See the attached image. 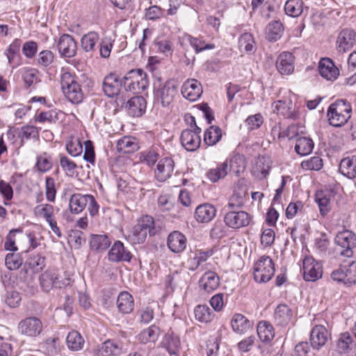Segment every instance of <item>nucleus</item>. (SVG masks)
Instances as JSON below:
<instances>
[{"label":"nucleus","instance_id":"nucleus-1","mask_svg":"<svg viewBox=\"0 0 356 356\" xmlns=\"http://www.w3.org/2000/svg\"><path fill=\"white\" fill-rule=\"evenodd\" d=\"M352 108L345 99H337L330 104L327 111V116L330 125L336 127L346 124L350 118Z\"/></svg>","mask_w":356,"mask_h":356},{"label":"nucleus","instance_id":"nucleus-2","mask_svg":"<svg viewBox=\"0 0 356 356\" xmlns=\"http://www.w3.org/2000/svg\"><path fill=\"white\" fill-rule=\"evenodd\" d=\"M60 85L64 95L70 102L79 104L83 101V92L75 75L68 72L62 73Z\"/></svg>","mask_w":356,"mask_h":356},{"label":"nucleus","instance_id":"nucleus-3","mask_svg":"<svg viewBox=\"0 0 356 356\" xmlns=\"http://www.w3.org/2000/svg\"><path fill=\"white\" fill-rule=\"evenodd\" d=\"M148 85L147 74L141 69L131 70L123 77V87L126 91L141 93Z\"/></svg>","mask_w":356,"mask_h":356},{"label":"nucleus","instance_id":"nucleus-4","mask_svg":"<svg viewBox=\"0 0 356 356\" xmlns=\"http://www.w3.org/2000/svg\"><path fill=\"white\" fill-rule=\"evenodd\" d=\"M155 233L156 230L153 218L149 216H145L134 227L128 238L132 243L139 244L145 241L147 234L153 236Z\"/></svg>","mask_w":356,"mask_h":356},{"label":"nucleus","instance_id":"nucleus-5","mask_svg":"<svg viewBox=\"0 0 356 356\" xmlns=\"http://www.w3.org/2000/svg\"><path fill=\"white\" fill-rule=\"evenodd\" d=\"M42 321L36 316H28L19 321L17 330L19 334L34 339L39 337L43 331Z\"/></svg>","mask_w":356,"mask_h":356},{"label":"nucleus","instance_id":"nucleus-6","mask_svg":"<svg viewBox=\"0 0 356 356\" xmlns=\"http://www.w3.org/2000/svg\"><path fill=\"white\" fill-rule=\"evenodd\" d=\"M275 274V266L271 258L263 255L254 266V279L258 283H266L272 279Z\"/></svg>","mask_w":356,"mask_h":356},{"label":"nucleus","instance_id":"nucleus-7","mask_svg":"<svg viewBox=\"0 0 356 356\" xmlns=\"http://www.w3.org/2000/svg\"><path fill=\"white\" fill-rule=\"evenodd\" d=\"M40 282L43 291L49 292L54 287L60 289L70 285V279L63 277L57 269H49L41 274Z\"/></svg>","mask_w":356,"mask_h":356},{"label":"nucleus","instance_id":"nucleus-8","mask_svg":"<svg viewBox=\"0 0 356 356\" xmlns=\"http://www.w3.org/2000/svg\"><path fill=\"white\" fill-rule=\"evenodd\" d=\"M177 91V83L175 80H168L154 91L155 101L163 107H168L174 101Z\"/></svg>","mask_w":356,"mask_h":356},{"label":"nucleus","instance_id":"nucleus-9","mask_svg":"<svg viewBox=\"0 0 356 356\" xmlns=\"http://www.w3.org/2000/svg\"><path fill=\"white\" fill-rule=\"evenodd\" d=\"M331 277L334 281L341 282L345 285L351 286L356 284V262L352 261L347 264H341L333 270Z\"/></svg>","mask_w":356,"mask_h":356},{"label":"nucleus","instance_id":"nucleus-10","mask_svg":"<svg viewBox=\"0 0 356 356\" xmlns=\"http://www.w3.org/2000/svg\"><path fill=\"white\" fill-rule=\"evenodd\" d=\"M335 243L340 248L339 253L346 257L353 255V249L356 248V234L350 230L339 232L335 238Z\"/></svg>","mask_w":356,"mask_h":356},{"label":"nucleus","instance_id":"nucleus-11","mask_svg":"<svg viewBox=\"0 0 356 356\" xmlns=\"http://www.w3.org/2000/svg\"><path fill=\"white\" fill-rule=\"evenodd\" d=\"M250 215L243 211L229 210L224 216L225 225L232 229L246 227L250 224Z\"/></svg>","mask_w":356,"mask_h":356},{"label":"nucleus","instance_id":"nucleus-12","mask_svg":"<svg viewBox=\"0 0 356 356\" xmlns=\"http://www.w3.org/2000/svg\"><path fill=\"white\" fill-rule=\"evenodd\" d=\"M302 270L304 280L307 282H315L323 275L322 265L309 257L303 260Z\"/></svg>","mask_w":356,"mask_h":356},{"label":"nucleus","instance_id":"nucleus-13","mask_svg":"<svg viewBox=\"0 0 356 356\" xmlns=\"http://www.w3.org/2000/svg\"><path fill=\"white\" fill-rule=\"evenodd\" d=\"M201 128H196L195 131L192 129L183 130L180 140L182 146L189 152H193L197 149L201 144L200 133Z\"/></svg>","mask_w":356,"mask_h":356},{"label":"nucleus","instance_id":"nucleus-14","mask_svg":"<svg viewBox=\"0 0 356 356\" xmlns=\"http://www.w3.org/2000/svg\"><path fill=\"white\" fill-rule=\"evenodd\" d=\"M124 351L125 348L122 342L111 339L101 343L94 350L97 356H118Z\"/></svg>","mask_w":356,"mask_h":356},{"label":"nucleus","instance_id":"nucleus-15","mask_svg":"<svg viewBox=\"0 0 356 356\" xmlns=\"http://www.w3.org/2000/svg\"><path fill=\"white\" fill-rule=\"evenodd\" d=\"M58 50L61 56L74 57L77 51V44L73 37L69 34H63L58 40Z\"/></svg>","mask_w":356,"mask_h":356},{"label":"nucleus","instance_id":"nucleus-16","mask_svg":"<svg viewBox=\"0 0 356 356\" xmlns=\"http://www.w3.org/2000/svg\"><path fill=\"white\" fill-rule=\"evenodd\" d=\"M181 92L184 97L194 102L200 97L202 93V87L197 80L189 79L183 83Z\"/></svg>","mask_w":356,"mask_h":356},{"label":"nucleus","instance_id":"nucleus-17","mask_svg":"<svg viewBox=\"0 0 356 356\" xmlns=\"http://www.w3.org/2000/svg\"><path fill=\"white\" fill-rule=\"evenodd\" d=\"M330 334L323 325L314 327L310 333V344L314 349L319 350L328 341Z\"/></svg>","mask_w":356,"mask_h":356},{"label":"nucleus","instance_id":"nucleus-18","mask_svg":"<svg viewBox=\"0 0 356 356\" xmlns=\"http://www.w3.org/2000/svg\"><path fill=\"white\" fill-rule=\"evenodd\" d=\"M175 168V162L170 157L161 159L155 170V177L161 182L165 181L172 175Z\"/></svg>","mask_w":356,"mask_h":356},{"label":"nucleus","instance_id":"nucleus-19","mask_svg":"<svg viewBox=\"0 0 356 356\" xmlns=\"http://www.w3.org/2000/svg\"><path fill=\"white\" fill-rule=\"evenodd\" d=\"M122 86H123V79H120L119 76L114 73L105 76L102 86L105 95L109 97L117 96Z\"/></svg>","mask_w":356,"mask_h":356},{"label":"nucleus","instance_id":"nucleus-20","mask_svg":"<svg viewBox=\"0 0 356 356\" xmlns=\"http://www.w3.org/2000/svg\"><path fill=\"white\" fill-rule=\"evenodd\" d=\"M294 56L288 51L282 52L276 60V67L282 75L291 74L294 71Z\"/></svg>","mask_w":356,"mask_h":356},{"label":"nucleus","instance_id":"nucleus-21","mask_svg":"<svg viewBox=\"0 0 356 356\" xmlns=\"http://www.w3.org/2000/svg\"><path fill=\"white\" fill-rule=\"evenodd\" d=\"M356 34L352 29L342 30L338 35L337 40V49L340 53H345L350 50L355 43Z\"/></svg>","mask_w":356,"mask_h":356},{"label":"nucleus","instance_id":"nucleus-22","mask_svg":"<svg viewBox=\"0 0 356 356\" xmlns=\"http://www.w3.org/2000/svg\"><path fill=\"white\" fill-rule=\"evenodd\" d=\"M319 74L327 81H334L339 75V70L329 58H321L318 63Z\"/></svg>","mask_w":356,"mask_h":356},{"label":"nucleus","instance_id":"nucleus-23","mask_svg":"<svg viewBox=\"0 0 356 356\" xmlns=\"http://www.w3.org/2000/svg\"><path fill=\"white\" fill-rule=\"evenodd\" d=\"M146 105L147 102L143 97L135 96L127 102L125 108L129 115L140 117L145 113Z\"/></svg>","mask_w":356,"mask_h":356},{"label":"nucleus","instance_id":"nucleus-24","mask_svg":"<svg viewBox=\"0 0 356 356\" xmlns=\"http://www.w3.org/2000/svg\"><path fill=\"white\" fill-rule=\"evenodd\" d=\"M108 257V259L113 262L129 261L131 259V254L124 248L121 241H117L109 250Z\"/></svg>","mask_w":356,"mask_h":356},{"label":"nucleus","instance_id":"nucleus-25","mask_svg":"<svg viewBox=\"0 0 356 356\" xmlns=\"http://www.w3.org/2000/svg\"><path fill=\"white\" fill-rule=\"evenodd\" d=\"M272 108L274 112H277L286 118L295 119L296 118L292 101L289 98L274 102L272 104Z\"/></svg>","mask_w":356,"mask_h":356},{"label":"nucleus","instance_id":"nucleus-26","mask_svg":"<svg viewBox=\"0 0 356 356\" xmlns=\"http://www.w3.org/2000/svg\"><path fill=\"white\" fill-rule=\"evenodd\" d=\"M167 244L172 252L180 253L186 249L187 240L182 233L174 231L169 234Z\"/></svg>","mask_w":356,"mask_h":356},{"label":"nucleus","instance_id":"nucleus-27","mask_svg":"<svg viewBox=\"0 0 356 356\" xmlns=\"http://www.w3.org/2000/svg\"><path fill=\"white\" fill-rule=\"evenodd\" d=\"M216 215V207L211 204L205 203L196 208L194 216L197 222L207 223L212 220Z\"/></svg>","mask_w":356,"mask_h":356},{"label":"nucleus","instance_id":"nucleus-28","mask_svg":"<svg viewBox=\"0 0 356 356\" xmlns=\"http://www.w3.org/2000/svg\"><path fill=\"white\" fill-rule=\"evenodd\" d=\"M292 316L293 312L286 304H280L275 309L274 320L277 325L286 326L291 322Z\"/></svg>","mask_w":356,"mask_h":356},{"label":"nucleus","instance_id":"nucleus-29","mask_svg":"<svg viewBox=\"0 0 356 356\" xmlns=\"http://www.w3.org/2000/svg\"><path fill=\"white\" fill-rule=\"evenodd\" d=\"M231 326L234 332L243 334L252 327L253 323L241 314H234L231 320Z\"/></svg>","mask_w":356,"mask_h":356},{"label":"nucleus","instance_id":"nucleus-30","mask_svg":"<svg viewBox=\"0 0 356 356\" xmlns=\"http://www.w3.org/2000/svg\"><path fill=\"white\" fill-rule=\"evenodd\" d=\"M339 172L349 179L356 177V155L343 159L339 163Z\"/></svg>","mask_w":356,"mask_h":356},{"label":"nucleus","instance_id":"nucleus-31","mask_svg":"<svg viewBox=\"0 0 356 356\" xmlns=\"http://www.w3.org/2000/svg\"><path fill=\"white\" fill-rule=\"evenodd\" d=\"M219 284V277L213 271L206 272L200 280V287L207 292L213 291L218 287Z\"/></svg>","mask_w":356,"mask_h":356},{"label":"nucleus","instance_id":"nucleus-32","mask_svg":"<svg viewBox=\"0 0 356 356\" xmlns=\"http://www.w3.org/2000/svg\"><path fill=\"white\" fill-rule=\"evenodd\" d=\"M116 305L120 312L129 314L134 309V298L127 291H122L118 296Z\"/></svg>","mask_w":356,"mask_h":356},{"label":"nucleus","instance_id":"nucleus-33","mask_svg":"<svg viewBox=\"0 0 356 356\" xmlns=\"http://www.w3.org/2000/svg\"><path fill=\"white\" fill-rule=\"evenodd\" d=\"M88 194L74 193L71 195L69 200V209L72 213H81L87 205Z\"/></svg>","mask_w":356,"mask_h":356},{"label":"nucleus","instance_id":"nucleus-34","mask_svg":"<svg viewBox=\"0 0 356 356\" xmlns=\"http://www.w3.org/2000/svg\"><path fill=\"white\" fill-rule=\"evenodd\" d=\"M116 148L120 153L129 154L138 150L139 146L135 138L124 136L118 140Z\"/></svg>","mask_w":356,"mask_h":356},{"label":"nucleus","instance_id":"nucleus-35","mask_svg":"<svg viewBox=\"0 0 356 356\" xmlns=\"http://www.w3.org/2000/svg\"><path fill=\"white\" fill-rule=\"evenodd\" d=\"M332 193L329 191H318L316 193L315 200L317 202L320 213L322 216L327 215L331 209Z\"/></svg>","mask_w":356,"mask_h":356},{"label":"nucleus","instance_id":"nucleus-36","mask_svg":"<svg viewBox=\"0 0 356 356\" xmlns=\"http://www.w3.org/2000/svg\"><path fill=\"white\" fill-rule=\"evenodd\" d=\"M111 240L106 234H92L90 240V247L97 252L105 251L111 245Z\"/></svg>","mask_w":356,"mask_h":356},{"label":"nucleus","instance_id":"nucleus-37","mask_svg":"<svg viewBox=\"0 0 356 356\" xmlns=\"http://www.w3.org/2000/svg\"><path fill=\"white\" fill-rule=\"evenodd\" d=\"M257 334L261 341L268 343L275 337L274 328L270 323L260 321L257 325Z\"/></svg>","mask_w":356,"mask_h":356},{"label":"nucleus","instance_id":"nucleus-38","mask_svg":"<svg viewBox=\"0 0 356 356\" xmlns=\"http://www.w3.org/2000/svg\"><path fill=\"white\" fill-rule=\"evenodd\" d=\"M284 27L282 24L278 21L275 20L268 24L266 28V38L269 41H277L279 40L283 33Z\"/></svg>","mask_w":356,"mask_h":356},{"label":"nucleus","instance_id":"nucleus-39","mask_svg":"<svg viewBox=\"0 0 356 356\" xmlns=\"http://www.w3.org/2000/svg\"><path fill=\"white\" fill-rule=\"evenodd\" d=\"M227 170V163L223 162L218 164L216 167L209 170L207 172V177L211 182L215 183L226 177L228 172Z\"/></svg>","mask_w":356,"mask_h":356},{"label":"nucleus","instance_id":"nucleus-40","mask_svg":"<svg viewBox=\"0 0 356 356\" xmlns=\"http://www.w3.org/2000/svg\"><path fill=\"white\" fill-rule=\"evenodd\" d=\"M314 148V142L307 137H299L296 139V152L300 156L309 154Z\"/></svg>","mask_w":356,"mask_h":356},{"label":"nucleus","instance_id":"nucleus-41","mask_svg":"<svg viewBox=\"0 0 356 356\" xmlns=\"http://www.w3.org/2000/svg\"><path fill=\"white\" fill-rule=\"evenodd\" d=\"M84 339L77 331L72 330L69 332L66 338L68 348L73 351H78L83 348Z\"/></svg>","mask_w":356,"mask_h":356},{"label":"nucleus","instance_id":"nucleus-42","mask_svg":"<svg viewBox=\"0 0 356 356\" xmlns=\"http://www.w3.org/2000/svg\"><path fill=\"white\" fill-rule=\"evenodd\" d=\"M246 202V193L242 190L234 191L229 197L225 208L229 210H235L243 207Z\"/></svg>","mask_w":356,"mask_h":356},{"label":"nucleus","instance_id":"nucleus-43","mask_svg":"<svg viewBox=\"0 0 356 356\" xmlns=\"http://www.w3.org/2000/svg\"><path fill=\"white\" fill-rule=\"evenodd\" d=\"M99 40V34L95 31H90L82 37L81 45L86 52L92 51L95 49Z\"/></svg>","mask_w":356,"mask_h":356},{"label":"nucleus","instance_id":"nucleus-44","mask_svg":"<svg viewBox=\"0 0 356 356\" xmlns=\"http://www.w3.org/2000/svg\"><path fill=\"white\" fill-rule=\"evenodd\" d=\"M195 319L202 323L211 322L213 317L214 313L206 305H199L194 309Z\"/></svg>","mask_w":356,"mask_h":356},{"label":"nucleus","instance_id":"nucleus-45","mask_svg":"<svg viewBox=\"0 0 356 356\" xmlns=\"http://www.w3.org/2000/svg\"><path fill=\"white\" fill-rule=\"evenodd\" d=\"M188 275L186 273L175 271L167 276L165 285L171 289L178 286L181 287L186 284V277Z\"/></svg>","mask_w":356,"mask_h":356},{"label":"nucleus","instance_id":"nucleus-46","mask_svg":"<svg viewBox=\"0 0 356 356\" xmlns=\"http://www.w3.org/2000/svg\"><path fill=\"white\" fill-rule=\"evenodd\" d=\"M159 332V327L155 325H152L143 330L138 335V339L142 343H154L158 339Z\"/></svg>","mask_w":356,"mask_h":356},{"label":"nucleus","instance_id":"nucleus-47","mask_svg":"<svg viewBox=\"0 0 356 356\" xmlns=\"http://www.w3.org/2000/svg\"><path fill=\"white\" fill-rule=\"evenodd\" d=\"M222 138V131L218 127L211 126L208 128L204 136V140L208 145H214Z\"/></svg>","mask_w":356,"mask_h":356},{"label":"nucleus","instance_id":"nucleus-48","mask_svg":"<svg viewBox=\"0 0 356 356\" xmlns=\"http://www.w3.org/2000/svg\"><path fill=\"white\" fill-rule=\"evenodd\" d=\"M302 1L301 0H288L284 6V10L287 15L297 17L302 13Z\"/></svg>","mask_w":356,"mask_h":356},{"label":"nucleus","instance_id":"nucleus-49","mask_svg":"<svg viewBox=\"0 0 356 356\" xmlns=\"http://www.w3.org/2000/svg\"><path fill=\"white\" fill-rule=\"evenodd\" d=\"M163 343L170 354L177 355L178 353L180 348V340L177 336L168 333L165 336Z\"/></svg>","mask_w":356,"mask_h":356},{"label":"nucleus","instance_id":"nucleus-50","mask_svg":"<svg viewBox=\"0 0 356 356\" xmlns=\"http://www.w3.org/2000/svg\"><path fill=\"white\" fill-rule=\"evenodd\" d=\"M36 216L43 218L47 222L54 218V207L49 204L38 205L34 209Z\"/></svg>","mask_w":356,"mask_h":356},{"label":"nucleus","instance_id":"nucleus-51","mask_svg":"<svg viewBox=\"0 0 356 356\" xmlns=\"http://www.w3.org/2000/svg\"><path fill=\"white\" fill-rule=\"evenodd\" d=\"M22 76L28 87L35 85L40 81L39 72L34 68H24Z\"/></svg>","mask_w":356,"mask_h":356},{"label":"nucleus","instance_id":"nucleus-52","mask_svg":"<svg viewBox=\"0 0 356 356\" xmlns=\"http://www.w3.org/2000/svg\"><path fill=\"white\" fill-rule=\"evenodd\" d=\"M66 150L72 156H80L83 152V145L78 138H72L68 140L65 145Z\"/></svg>","mask_w":356,"mask_h":356},{"label":"nucleus","instance_id":"nucleus-53","mask_svg":"<svg viewBox=\"0 0 356 356\" xmlns=\"http://www.w3.org/2000/svg\"><path fill=\"white\" fill-rule=\"evenodd\" d=\"M40 129L33 125H25L21 127L19 137L21 138L22 143L24 140H29L31 138H38L39 136Z\"/></svg>","mask_w":356,"mask_h":356},{"label":"nucleus","instance_id":"nucleus-54","mask_svg":"<svg viewBox=\"0 0 356 356\" xmlns=\"http://www.w3.org/2000/svg\"><path fill=\"white\" fill-rule=\"evenodd\" d=\"M51 158L47 153H43L37 157L35 167L40 172H46L52 168Z\"/></svg>","mask_w":356,"mask_h":356},{"label":"nucleus","instance_id":"nucleus-55","mask_svg":"<svg viewBox=\"0 0 356 356\" xmlns=\"http://www.w3.org/2000/svg\"><path fill=\"white\" fill-rule=\"evenodd\" d=\"M23 260L19 253H8L5 258L6 266L10 270L18 269L22 264Z\"/></svg>","mask_w":356,"mask_h":356},{"label":"nucleus","instance_id":"nucleus-56","mask_svg":"<svg viewBox=\"0 0 356 356\" xmlns=\"http://www.w3.org/2000/svg\"><path fill=\"white\" fill-rule=\"evenodd\" d=\"M188 41L193 47L196 53H199L206 49H212L214 45L206 43L204 40L200 38H195L191 35L188 36Z\"/></svg>","mask_w":356,"mask_h":356},{"label":"nucleus","instance_id":"nucleus-57","mask_svg":"<svg viewBox=\"0 0 356 356\" xmlns=\"http://www.w3.org/2000/svg\"><path fill=\"white\" fill-rule=\"evenodd\" d=\"M60 165L67 176L72 177L76 172V164L65 155H60Z\"/></svg>","mask_w":356,"mask_h":356},{"label":"nucleus","instance_id":"nucleus-58","mask_svg":"<svg viewBox=\"0 0 356 356\" xmlns=\"http://www.w3.org/2000/svg\"><path fill=\"white\" fill-rule=\"evenodd\" d=\"M301 166L305 170H320L323 166V159L320 156H313L303 161L301 163Z\"/></svg>","mask_w":356,"mask_h":356},{"label":"nucleus","instance_id":"nucleus-59","mask_svg":"<svg viewBox=\"0 0 356 356\" xmlns=\"http://www.w3.org/2000/svg\"><path fill=\"white\" fill-rule=\"evenodd\" d=\"M254 44V38L251 33H245L239 38V47L243 49L246 52H250L253 50Z\"/></svg>","mask_w":356,"mask_h":356},{"label":"nucleus","instance_id":"nucleus-60","mask_svg":"<svg viewBox=\"0 0 356 356\" xmlns=\"http://www.w3.org/2000/svg\"><path fill=\"white\" fill-rule=\"evenodd\" d=\"M46 198L49 202H53L55 200L56 190L55 180L53 177H47L45 180Z\"/></svg>","mask_w":356,"mask_h":356},{"label":"nucleus","instance_id":"nucleus-61","mask_svg":"<svg viewBox=\"0 0 356 356\" xmlns=\"http://www.w3.org/2000/svg\"><path fill=\"white\" fill-rule=\"evenodd\" d=\"M54 54L50 50H43L39 53L38 63L43 67L49 66L53 63Z\"/></svg>","mask_w":356,"mask_h":356},{"label":"nucleus","instance_id":"nucleus-62","mask_svg":"<svg viewBox=\"0 0 356 356\" xmlns=\"http://www.w3.org/2000/svg\"><path fill=\"white\" fill-rule=\"evenodd\" d=\"M113 40L111 37H105L102 40L99 49V52L102 57H109L113 47Z\"/></svg>","mask_w":356,"mask_h":356},{"label":"nucleus","instance_id":"nucleus-63","mask_svg":"<svg viewBox=\"0 0 356 356\" xmlns=\"http://www.w3.org/2000/svg\"><path fill=\"white\" fill-rule=\"evenodd\" d=\"M154 44L158 50L163 54H171L172 52V42L167 39L161 40L157 38L154 40Z\"/></svg>","mask_w":356,"mask_h":356},{"label":"nucleus","instance_id":"nucleus-64","mask_svg":"<svg viewBox=\"0 0 356 356\" xmlns=\"http://www.w3.org/2000/svg\"><path fill=\"white\" fill-rule=\"evenodd\" d=\"M38 51L37 42L30 40L26 42L22 47V53L28 58L35 56Z\"/></svg>","mask_w":356,"mask_h":356}]
</instances>
